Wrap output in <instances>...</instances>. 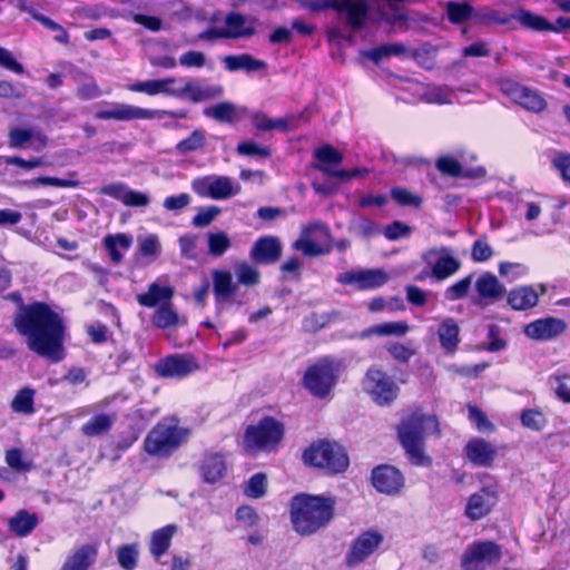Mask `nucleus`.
Returning <instances> with one entry per match:
<instances>
[{
  "label": "nucleus",
  "instance_id": "1",
  "mask_svg": "<svg viewBox=\"0 0 570 570\" xmlns=\"http://www.w3.org/2000/svg\"><path fill=\"white\" fill-rule=\"evenodd\" d=\"M12 325L31 352L51 362L63 358L66 325L48 303L35 301L22 306L16 311Z\"/></svg>",
  "mask_w": 570,
  "mask_h": 570
},
{
  "label": "nucleus",
  "instance_id": "2",
  "mask_svg": "<svg viewBox=\"0 0 570 570\" xmlns=\"http://www.w3.org/2000/svg\"><path fill=\"white\" fill-rule=\"evenodd\" d=\"M336 514V498L325 494L297 493L291 499L293 530L308 537L327 528Z\"/></svg>",
  "mask_w": 570,
  "mask_h": 570
},
{
  "label": "nucleus",
  "instance_id": "3",
  "mask_svg": "<svg viewBox=\"0 0 570 570\" xmlns=\"http://www.w3.org/2000/svg\"><path fill=\"white\" fill-rule=\"evenodd\" d=\"M440 432L436 416L424 414L421 410L402 419L397 426V438L413 465L430 466L432 464V459L425 453V439L430 433L439 435Z\"/></svg>",
  "mask_w": 570,
  "mask_h": 570
},
{
  "label": "nucleus",
  "instance_id": "4",
  "mask_svg": "<svg viewBox=\"0 0 570 570\" xmlns=\"http://www.w3.org/2000/svg\"><path fill=\"white\" fill-rule=\"evenodd\" d=\"M188 433L177 419L164 417L146 435L144 451L151 456L169 458L187 440Z\"/></svg>",
  "mask_w": 570,
  "mask_h": 570
},
{
  "label": "nucleus",
  "instance_id": "5",
  "mask_svg": "<svg viewBox=\"0 0 570 570\" xmlns=\"http://www.w3.org/2000/svg\"><path fill=\"white\" fill-rule=\"evenodd\" d=\"M305 465L335 475L344 473L350 465V458L344 446L330 440L312 442L302 454Z\"/></svg>",
  "mask_w": 570,
  "mask_h": 570
},
{
  "label": "nucleus",
  "instance_id": "6",
  "mask_svg": "<svg viewBox=\"0 0 570 570\" xmlns=\"http://www.w3.org/2000/svg\"><path fill=\"white\" fill-rule=\"evenodd\" d=\"M340 368V362L333 357L318 358L307 366L302 385L312 396L325 400L338 383Z\"/></svg>",
  "mask_w": 570,
  "mask_h": 570
},
{
  "label": "nucleus",
  "instance_id": "7",
  "mask_svg": "<svg viewBox=\"0 0 570 570\" xmlns=\"http://www.w3.org/2000/svg\"><path fill=\"white\" fill-rule=\"evenodd\" d=\"M284 422L271 416H262L257 423L249 424L244 431V443L247 448L264 452L276 451L285 439Z\"/></svg>",
  "mask_w": 570,
  "mask_h": 570
},
{
  "label": "nucleus",
  "instance_id": "8",
  "mask_svg": "<svg viewBox=\"0 0 570 570\" xmlns=\"http://www.w3.org/2000/svg\"><path fill=\"white\" fill-rule=\"evenodd\" d=\"M363 391L379 406H391L400 395L395 380L380 366H371L362 380Z\"/></svg>",
  "mask_w": 570,
  "mask_h": 570
},
{
  "label": "nucleus",
  "instance_id": "9",
  "mask_svg": "<svg viewBox=\"0 0 570 570\" xmlns=\"http://www.w3.org/2000/svg\"><path fill=\"white\" fill-rule=\"evenodd\" d=\"M483 485L468 499L464 514L471 521H478L489 515L499 502V483L491 475L484 473L480 478Z\"/></svg>",
  "mask_w": 570,
  "mask_h": 570
},
{
  "label": "nucleus",
  "instance_id": "10",
  "mask_svg": "<svg viewBox=\"0 0 570 570\" xmlns=\"http://www.w3.org/2000/svg\"><path fill=\"white\" fill-rule=\"evenodd\" d=\"M110 108L100 109L95 114V118L98 120H118V121H129L136 119H154L159 115H165L170 119H185L188 117V111L186 109L179 110H153V109H144L126 104H108Z\"/></svg>",
  "mask_w": 570,
  "mask_h": 570
},
{
  "label": "nucleus",
  "instance_id": "11",
  "mask_svg": "<svg viewBox=\"0 0 570 570\" xmlns=\"http://www.w3.org/2000/svg\"><path fill=\"white\" fill-rule=\"evenodd\" d=\"M502 559L501 547L491 540L471 543L461 557L462 570H483L485 566H493Z\"/></svg>",
  "mask_w": 570,
  "mask_h": 570
},
{
  "label": "nucleus",
  "instance_id": "12",
  "mask_svg": "<svg viewBox=\"0 0 570 570\" xmlns=\"http://www.w3.org/2000/svg\"><path fill=\"white\" fill-rule=\"evenodd\" d=\"M200 368L193 354H170L161 357L154 366L155 373L164 379H185Z\"/></svg>",
  "mask_w": 570,
  "mask_h": 570
},
{
  "label": "nucleus",
  "instance_id": "13",
  "mask_svg": "<svg viewBox=\"0 0 570 570\" xmlns=\"http://www.w3.org/2000/svg\"><path fill=\"white\" fill-rule=\"evenodd\" d=\"M500 89L504 96L529 111L538 114L547 108V101L538 90H533L514 80L507 79L501 81Z\"/></svg>",
  "mask_w": 570,
  "mask_h": 570
},
{
  "label": "nucleus",
  "instance_id": "14",
  "mask_svg": "<svg viewBox=\"0 0 570 570\" xmlns=\"http://www.w3.org/2000/svg\"><path fill=\"white\" fill-rule=\"evenodd\" d=\"M371 482L377 492L395 495L404 488L405 479L397 468L390 464H381L372 470Z\"/></svg>",
  "mask_w": 570,
  "mask_h": 570
},
{
  "label": "nucleus",
  "instance_id": "15",
  "mask_svg": "<svg viewBox=\"0 0 570 570\" xmlns=\"http://www.w3.org/2000/svg\"><path fill=\"white\" fill-rule=\"evenodd\" d=\"M383 535L376 530L362 532L352 543L346 563L355 567L367 559L383 542Z\"/></svg>",
  "mask_w": 570,
  "mask_h": 570
},
{
  "label": "nucleus",
  "instance_id": "16",
  "mask_svg": "<svg viewBox=\"0 0 570 570\" xmlns=\"http://www.w3.org/2000/svg\"><path fill=\"white\" fill-rule=\"evenodd\" d=\"M283 253V245L277 236L266 235L258 237L249 252L250 259L258 265H273L277 263Z\"/></svg>",
  "mask_w": 570,
  "mask_h": 570
},
{
  "label": "nucleus",
  "instance_id": "17",
  "mask_svg": "<svg viewBox=\"0 0 570 570\" xmlns=\"http://www.w3.org/2000/svg\"><path fill=\"white\" fill-rule=\"evenodd\" d=\"M567 330V323L558 317L538 318L524 326V334L534 341L546 342L560 336Z\"/></svg>",
  "mask_w": 570,
  "mask_h": 570
},
{
  "label": "nucleus",
  "instance_id": "18",
  "mask_svg": "<svg viewBox=\"0 0 570 570\" xmlns=\"http://www.w3.org/2000/svg\"><path fill=\"white\" fill-rule=\"evenodd\" d=\"M432 255H439L435 262L431 265V276L436 281H444L456 274L461 268V262L451 254L450 248H431L422 256L424 261Z\"/></svg>",
  "mask_w": 570,
  "mask_h": 570
},
{
  "label": "nucleus",
  "instance_id": "19",
  "mask_svg": "<svg viewBox=\"0 0 570 570\" xmlns=\"http://www.w3.org/2000/svg\"><path fill=\"white\" fill-rule=\"evenodd\" d=\"M224 94L222 85H204L198 80L189 79L179 89L175 90L171 96L176 98H187L194 104L210 100L220 97Z\"/></svg>",
  "mask_w": 570,
  "mask_h": 570
},
{
  "label": "nucleus",
  "instance_id": "20",
  "mask_svg": "<svg viewBox=\"0 0 570 570\" xmlns=\"http://www.w3.org/2000/svg\"><path fill=\"white\" fill-rule=\"evenodd\" d=\"M198 472L206 483L215 484L219 482L227 473L225 455L220 452H205L199 462Z\"/></svg>",
  "mask_w": 570,
  "mask_h": 570
},
{
  "label": "nucleus",
  "instance_id": "21",
  "mask_svg": "<svg viewBox=\"0 0 570 570\" xmlns=\"http://www.w3.org/2000/svg\"><path fill=\"white\" fill-rule=\"evenodd\" d=\"M98 551L99 542L81 544L66 558L60 570H90L97 561Z\"/></svg>",
  "mask_w": 570,
  "mask_h": 570
},
{
  "label": "nucleus",
  "instance_id": "22",
  "mask_svg": "<svg viewBox=\"0 0 570 570\" xmlns=\"http://www.w3.org/2000/svg\"><path fill=\"white\" fill-rule=\"evenodd\" d=\"M464 453L474 465L489 468L494 462L497 449L482 438H473L466 443Z\"/></svg>",
  "mask_w": 570,
  "mask_h": 570
},
{
  "label": "nucleus",
  "instance_id": "23",
  "mask_svg": "<svg viewBox=\"0 0 570 570\" xmlns=\"http://www.w3.org/2000/svg\"><path fill=\"white\" fill-rule=\"evenodd\" d=\"M475 291L480 301L497 302L505 294V286L491 272H485L475 281Z\"/></svg>",
  "mask_w": 570,
  "mask_h": 570
},
{
  "label": "nucleus",
  "instance_id": "24",
  "mask_svg": "<svg viewBox=\"0 0 570 570\" xmlns=\"http://www.w3.org/2000/svg\"><path fill=\"white\" fill-rule=\"evenodd\" d=\"M175 295L173 286H161L157 282H153L148 285L147 291L136 295L137 303L147 308L158 307L165 302H171Z\"/></svg>",
  "mask_w": 570,
  "mask_h": 570
},
{
  "label": "nucleus",
  "instance_id": "25",
  "mask_svg": "<svg viewBox=\"0 0 570 570\" xmlns=\"http://www.w3.org/2000/svg\"><path fill=\"white\" fill-rule=\"evenodd\" d=\"M435 168L445 176L450 177H462V178H481L487 171L483 167L464 170L458 159L452 156H441L435 161Z\"/></svg>",
  "mask_w": 570,
  "mask_h": 570
},
{
  "label": "nucleus",
  "instance_id": "26",
  "mask_svg": "<svg viewBox=\"0 0 570 570\" xmlns=\"http://www.w3.org/2000/svg\"><path fill=\"white\" fill-rule=\"evenodd\" d=\"M368 10L364 0H340L337 12L346 13V24L354 30H360L365 24Z\"/></svg>",
  "mask_w": 570,
  "mask_h": 570
},
{
  "label": "nucleus",
  "instance_id": "27",
  "mask_svg": "<svg viewBox=\"0 0 570 570\" xmlns=\"http://www.w3.org/2000/svg\"><path fill=\"white\" fill-rule=\"evenodd\" d=\"M460 326L455 318H444L438 327V337L441 348L445 354H454L461 342Z\"/></svg>",
  "mask_w": 570,
  "mask_h": 570
},
{
  "label": "nucleus",
  "instance_id": "28",
  "mask_svg": "<svg viewBox=\"0 0 570 570\" xmlns=\"http://www.w3.org/2000/svg\"><path fill=\"white\" fill-rule=\"evenodd\" d=\"M39 524L38 514L20 509L8 520L9 531L17 538L28 537Z\"/></svg>",
  "mask_w": 570,
  "mask_h": 570
},
{
  "label": "nucleus",
  "instance_id": "29",
  "mask_svg": "<svg viewBox=\"0 0 570 570\" xmlns=\"http://www.w3.org/2000/svg\"><path fill=\"white\" fill-rule=\"evenodd\" d=\"M226 31L229 39L247 38L256 33L255 20H248L240 12H229L225 17Z\"/></svg>",
  "mask_w": 570,
  "mask_h": 570
},
{
  "label": "nucleus",
  "instance_id": "30",
  "mask_svg": "<svg viewBox=\"0 0 570 570\" xmlns=\"http://www.w3.org/2000/svg\"><path fill=\"white\" fill-rule=\"evenodd\" d=\"M539 295L530 285L512 288L507 293L508 305L514 311H527L538 304Z\"/></svg>",
  "mask_w": 570,
  "mask_h": 570
},
{
  "label": "nucleus",
  "instance_id": "31",
  "mask_svg": "<svg viewBox=\"0 0 570 570\" xmlns=\"http://www.w3.org/2000/svg\"><path fill=\"white\" fill-rule=\"evenodd\" d=\"M177 532L176 524H167L155 530L151 533L150 542H149V552L156 559H160L164 554L167 553L171 546V540Z\"/></svg>",
  "mask_w": 570,
  "mask_h": 570
},
{
  "label": "nucleus",
  "instance_id": "32",
  "mask_svg": "<svg viewBox=\"0 0 570 570\" xmlns=\"http://www.w3.org/2000/svg\"><path fill=\"white\" fill-rule=\"evenodd\" d=\"M346 283H354L360 289L377 288L387 282V275L381 269L352 272L346 275Z\"/></svg>",
  "mask_w": 570,
  "mask_h": 570
},
{
  "label": "nucleus",
  "instance_id": "33",
  "mask_svg": "<svg viewBox=\"0 0 570 570\" xmlns=\"http://www.w3.org/2000/svg\"><path fill=\"white\" fill-rule=\"evenodd\" d=\"M176 82V78L168 77L164 79H153L147 81H137L128 85V90L132 92H144L148 96H156L158 94H165L171 96L174 89L169 88V85Z\"/></svg>",
  "mask_w": 570,
  "mask_h": 570
},
{
  "label": "nucleus",
  "instance_id": "34",
  "mask_svg": "<svg viewBox=\"0 0 570 570\" xmlns=\"http://www.w3.org/2000/svg\"><path fill=\"white\" fill-rule=\"evenodd\" d=\"M410 331V326L406 322H386L382 324H376L364 328L358 337L362 340L368 338L371 336H404Z\"/></svg>",
  "mask_w": 570,
  "mask_h": 570
},
{
  "label": "nucleus",
  "instance_id": "35",
  "mask_svg": "<svg viewBox=\"0 0 570 570\" xmlns=\"http://www.w3.org/2000/svg\"><path fill=\"white\" fill-rule=\"evenodd\" d=\"M223 62L229 71H256L264 70L267 67L264 60L256 59L249 53L226 56L223 58Z\"/></svg>",
  "mask_w": 570,
  "mask_h": 570
},
{
  "label": "nucleus",
  "instance_id": "36",
  "mask_svg": "<svg viewBox=\"0 0 570 570\" xmlns=\"http://www.w3.org/2000/svg\"><path fill=\"white\" fill-rule=\"evenodd\" d=\"M213 276V291L216 302L229 299L235 291L232 273L228 271L215 269Z\"/></svg>",
  "mask_w": 570,
  "mask_h": 570
},
{
  "label": "nucleus",
  "instance_id": "37",
  "mask_svg": "<svg viewBox=\"0 0 570 570\" xmlns=\"http://www.w3.org/2000/svg\"><path fill=\"white\" fill-rule=\"evenodd\" d=\"M180 323V317L171 302L160 304L151 316V325L158 330H167L177 326Z\"/></svg>",
  "mask_w": 570,
  "mask_h": 570
},
{
  "label": "nucleus",
  "instance_id": "38",
  "mask_svg": "<svg viewBox=\"0 0 570 570\" xmlns=\"http://www.w3.org/2000/svg\"><path fill=\"white\" fill-rule=\"evenodd\" d=\"M475 8L468 1H449L445 4L448 20L452 24H462L469 20L474 21Z\"/></svg>",
  "mask_w": 570,
  "mask_h": 570
},
{
  "label": "nucleus",
  "instance_id": "39",
  "mask_svg": "<svg viewBox=\"0 0 570 570\" xmlns=\"http://www.w3.org/2000/svg\"><path fill=\"white\" fill-rule=\"evenodd\" d=\"M513 14L501 12L488 7L474 10V22L481 26H507L513 21Z\"/></svg>",
  "mask_w": 570,
  "mask_h": 570
},
{
  "label": "nucleus",
  "instance_id": "40",
  "mask_svg": "<svg viewBox=\"0 0 570 570\" xmlns=\"http://www.w3.org/2000/svg\"><path fill=\"white\" fill-rule=\"evenodd\" d=\"M203 114L219 122L232 124L237 119L236 107L229 101H222L204 109Z\"/></svg>",
  "mask_w": 570,
  "mask_h": 570
},
{
  "label": "nucleus",
  "instance_id": "41",
  "mask_svg": "<svg viewBox=\"0 0 570 570\" xmlns=\"http://www.w3.org/2000/svg\"><path fill=\"white\" fill-rule=\"evenodd\" d=\"M104 245L109 254L111 262L118 264L122 259V254L118 249V246L124 250H127L131 245V239L126 234L121 233L116 235H107L104 238Z\"/></svg>",
  "mask_w": 570,
  "mask_h": 570
},
{
  "label": "nucleus",
  "instance_id": "42",
  "mask_svg": "<svg viewBox=\"0 0 570 570\" xmlns=\"http://www.w3.org/2000/svg\"><path fill=\"white\" fill-rule=\"evenodd\" d=\"M35 390L31 387H23L19 390L11 401V410L21 414H33L35 409Z\"/></svg>",
  "mask_w": 570,
  "mask_h": 570
},
{
  "label": "nucleus",
  "instance_id": "43",
  "mask_svg": "<svg viewBox=\"0 0 570 570\" xmlns=\"http://www.w3.org/2000/svg\"><path fill=\"white\" fill-rule=\"evenodd\" d=\"M513 17V20L519 21L523 27L534 31H549V29H552V23L550 21L529 10L519 9Z\"/></svg>",
  "mask_w": 570,
  "mask_h": 570
},
{
  "label": "nucleus",
  "instance_id": "44",
  "mask_svg": "<svg viewBox=\"0 0 570 570\" xmlns=\"http://www.w3.org/2000/svg\"><path fill=\"white\" fill-rule=\"evenodd\" d=\"M114 420L107 414H97L90 417L82 426L81 432L86 436H97L110 431Z\"/></svg>",
  "mask_w": 570,
  "mask_h": 570
},
{
  "label": "nucleus",
  "instance_id": "45",
  "mask_svg": "<svg viewBox=\"0 0 570 570\" xmlns=\"http://www.w3.org/2000/svg\"><path fill=\"white\" fill-rule=\"evenodd\" d=\"M32 139H38L41 147L46 145V138L30 129L14 127L9 131V145L12 148H24Z\"/></svg>",
  "mask_w": 570,
  "mask_h": 570
},
{
  "label": "nucleus",
  "instance_id": "46",
  "mask_svg": "<svg viewBox=\"0 0 570 570\" xmlns=\"http://www.w3.org/2000/svg\"><path fill=\"white\" fill-rule=\"evenodd\" d=\"M520 422L523 428L540 432L546 428L548 420L539 409H524L520 413Z\"/></svg>",
  "mask_w": 570,
  "mask_h": 570
},
{
  "label": "nucleus",
  "instance_id": "47",
  "mask_svg": "<svg viewBox=\"0 0 570 570\" xmlns=\"http://www.w3.org/2000/svg\"><path fill=\"white\" fill-rule=\"evenodd\" d=\"M139 550L137 543L122 544L117 549V561L124 570H135L138 564Z\"/></svg>",
  "mask_w": 570,
  "mask_h": 570
},
{
  "label": "nucleus",
  "instance_id": "48",
  "mask_svg": "<svg viewBox=\"0 0 570 570\" xmlns=\"http://www.w3.org/2000/svg\"><path fill=\"white\" fill-rule=\"evenodd\" d=\"M237 191L233 188V181L227 176L213 177V183L209 186V198L212 199H226L235 195Z\"/></svg>",
  "mask_w": 570,
  "mask_h": 570
},
{
  "label": "nucleus",
  "instance_id": "49",
  "mask_svg": "<svg viewBox=\"0 0 570 570\" xmlns=\"http://www.w3.org/2000/svg\"><path fill=\"white\" fill-rule=\"evenodd\" d=\"M473 276V273H470L469 275L462 277L461 279L446 287L444 291L445 299L454 302L465 298L470 292Z\"/></svg>",
  "mask_w": 570,
  "mask_h": 570
},
{
  "label": "nucleus",
  "instance_id": "50",
  "mask_svg": "<svg viewBox=\"0 0 570 570\" xmlns=\"http://www.w3.org/2000/svg\"><path fill=\"white\" fill-rule=\"evenodd\" d=\"M237 281L239 284L253 287L261 283V273L259 271L249 265L247 262H240L236 265L235 268Z\"/></svg>",
  "mask_w": 570,
  "mask_h": 570
},
{
  "label": "nucleus",
  "instance_id": "51",
  "mask_svg": "<svg viewBox=\"0 0 570 570\" xmlns=\"http://www.w3.org/2000/svg\"><path fill=\"white\" fill-rule=\"evenodd\" d=\"M206 145V136L204 130L195 129L188 137L181 139L176 145V150L179 154H187L190 151H196Z\"/></svg>",
  "mask_w": 570,
  "mask_h": 570
},
{
  "label": "nucleus",
  "instance_id": "52",
  "mask_svg": "<svg viewBox=\"0 0 570 570\" xmlns=\"http://www.w3.org/2000/svg\"><path fill=\"white\" fill-rule=\"evenodd\" d=\"M267 478L265 473L258 472L249 478L246 483L244 493L252 499H259L266 494Z\"/></svg>",
  "mask_w": 570,
  "mask_h": 570
},
{
  "label": "nucleus",
  "instance_id": "53",
  "mask_svg": "<svg viewBox=\"0 0 570 570\" xmlns=\"http://www.w3.org/2000/svg\"><path fill=\"white\" fill-rule=\"evenodd\" d=\"M253 124L258 131H269L273 129L287 130L288 124L285 119H271L264 112H255L252 117Z\"/></svg>",
  "mask_w": 570,
  "mask_h": 570
},
{
  "label": "nucleus",
  "instance_id": "54",
  "mask_svg": "<svg viewBox=\"0 0 570 570\" xmlns=\"http://www.w3.org/2000/svg\"><path fill=\"white\" fill-rule=\"evenodd\" d=\"M26 186H53L59 188H76L79 186V181L76 179H65L50 176H39L37 178L23 181Z\"/></svg>",
  "mask_w": 570,
  "mask_h": 570
},
{
  "label": "nucleus",
  "instance_id": "55",
  "mask_svg": "<svg viewBox=\"0 0 570 570\" xmlns=\"http://www.w3.org/2000/svg\"><path fill=\"white\" fill-rule=\"evenodd\" d=\"M229 237L223 233H209L208 234V252L213 256H222L224 255L230 247Z\"/></svg>",
  "mask_w": 570,
  "mask_h": 570
},
{
  "label": "nucleus",
  "instance_id": "56",
  "mask_svg": "<svg viewBox=\"0 0 570 570\" xmlns=\"http://www.w3.org/2000/svg\"><path fill=\"white\" fill-rule=\"evenodd\" d=\"M324 175L328 177L338 178L341 180H350L352 178L364 177L368 174V169L365 167H356L353 169H333L327 166L317 167Z\"/></svg>",
  "mask_w": 570,
  "mask_h": 570
},
{
  "label": "nucleus",
  "instance_id": "57",
  "mask_svg": "<svg viewBox=\"0 0 570 570\" xmlns=\"http://www.w3.org/2000/svg\"><path fill=\"white\" fill-rule=\"evenodd\" d=\"M315 158L322 164L321 166L340 165L343 155L331 145H323L314 151Z\"/></svg>",
  "mask_w": 570,
  "mask_h": 570
},
{
  "label": "nucleus",
  "instance_id": "58",
  "mask_svg": "<svg viewBox=\"0 0 570 570\" xmlns=\"http://www.w3.org/2000/svg\"><path fill=\"white\" fill-rule=\"evenodd\" d=\"M385 350L394 361L402 364L409 363L410 360L415 355L414 348L399 342L386 344Z\"/></svg>",
  "mask_w": 570,
  "mask_h": 570
},
{
  "label": "nucleus",
  "instance_id": "59",
  "mask_svg": "<svg viewBox=\"0 0 570 570\" xmlns=\"http://www.w3.org/2000/svg\"><path fill=\"white\" fill-rule=\"evenodd\" d=\"M33 17L43 27L51 30L52 32H57V35L55 36V40L57 42H59L61 45H69V42H70L69 33L62 26H60L59 23H57L49 17L40 14V13H37Z\"/></svg>",
  "mask_w": 570,
  "mask_h": 570
},
{
  "label": "nucleus",
  "instance_id": "60",
  "mask_svg": "<svg viewBox=\"0 0 570 570\" xmlns=\"http://www.w3.org/2000/svg\"><path fill=\"white\" fill-rule=\"evenodd\" d=\"M6 463L9 468L19 472L30 471L32 468L31 462H26L23 460V452L21 449L11 448L6 451L4 455Z\"/></svg>",
  "mask_w": 570,
  "mask_h": 570
},
{
  "label": "nucleus",
  "instance_id": "61",
  "mask_svg": "<svg viewBox=\"0 0 570 570\" xmlns=\"http://www.w3.org/2000/svg\"><path fill=\"white\" fill-rule=\"evenodd\" d=\"M469 420L475 425L478 431L481 432H493L495 426L488 419L487 414L476 405H469Z\"/></svg>",
  "mask_w": 570,
  "mask_h": 570
},
{
  "label": "nucleus",
  "instance_id": "62",
  "mask_svg": "<svg viewBox=\"0 0 570 570\" xmlns=\"http://www.w3.org/2000/svg\"><path fill=\"white\" fill-rule=\"evenodd\" d=\"M391 197L401 206L421 207L422 198L417 195L410 193L405 188L394 187L390 191Z\"/></svg>",
  "mask_w": 570,
  "mask_h": 570
},
{
  "label": "nucleus",
  "instance_id": "63",
  "mask_svg": "<svg viewBox=\"0 0 570 570\" xmlns=\"http://www.w3.org/2000/svg\"><path fill=\"white\" fill-rule=\"evenodd\" d=\"M493 256V249L485 237L478 238L471 247V258L475 263H483Z\"/></svg>",
  "mask_w": 570,
  "mask_h": 570
},
{
  "label": "nucleus",
  "instance_id": "64",
  "mask_svg": "<svg viewBox=\"0 0 570 570\" xmlns=\"http://www.w3.org/2000/svg\"><path fill=\"white\" fill-rule=\"evenodd\" d=\"M550 380L557 382L554 389L557 399L563 403H570V387L564 383L566 380H570V373L558 371L550 376Z\"/></svg>",
  "mask_w": 570,
  "mask_h": 570
}]
</instances>
